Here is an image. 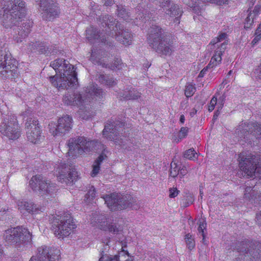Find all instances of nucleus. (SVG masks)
Listing matches in <instances>:
<instances>
[{"label": "nucleus", "mask_w": 261, "mask_h": 261, "mask_svg": "<svg viewBox=\"0 0 261 261\" xmlns=\"http://www.w3.org/2000/svg\"><path fill=\"white\" fill-rule=\"evenodd\" d=\"M85 94L66 93L63 97V101L68 106H77L80 110V115L83 119H88L92 116V107L90 105L91 98L102 97L103 93L97 85L90 84L85 88Z\"/></svg>", "instance_id": "f257e3e1"}, {"label": "nucleus", "mask_w": 261, "mask_h": 261, "mask_svg": "<svg viewBox=\"0 0 261 261\" xmlns=\"http://www.w3.org/2000/svg\"><path fill=\"white\" fill-rule=\"evenodd\" d=\"M50 66L56 74L49 76L52 85L58 89H67L77 84V74L73 65L63 59H57L50 63Z\"/></svg>", "instance_id": "f03ea898"}, {"label": "nucleus", "mask_w": 261, "mask_h": 261, "mask_svg": "<svg viewBox=\"0 0 261 261\" xmlns=\"http://www.w3.org/2000/svg\"><path fill=\"white\" fill-rule=\"evenodd\" d=\"M4 14L1 17L2 24L6 29H16L21 19L26 13L25 3L22 0H2Z\"/></svg>", "instance_id": "7ed1b4c3"}, {"label": "nucleus", "mask_w": 261, "mask_h": 261, "mask_svg": "<svg viewBox=\"0 0 261 261\" xmlns=\"http://www.w3.org/2000/svg\"><path fill=\"white\" fill-rule=\"evenodd\" d=\"M148 43L157 53L170 56L174 49L175 41L166 37L164 31L159 26H153L148 38Z\"/></svg>", "instance_id": "20e7f679"}, {"label": "nucleus", "mask_w": 261, "mask_h": 261, "mask_svg": "<svg viewBox=\"0 0 261 261\" xmlns=\"http://www.w3.org/2000/svg\"><path fill=\"white\" fill-rule=\"evenodd\" d=\"M5 241L11 243L20 250H23L31 244L32 234L26 228L18 226L6 230L4 233Z\"/></svg>", "instance_id": "39448f33"}, {"label": "nucleus", "mask_w": 261, "mask_h": 261, "mask_svg": "<svg viewBox=\"0 0 261 261\" xmlns=\"http://www.w3.org/2000/svg\"><path fill=\"white\" fill-rule=\"evenodd\" d=\"M227 34L226 33H221L211 42L210 45L211 49H214V54L208 65L200 72L198 77H203L207 71L208 68H213L221 63V56L226 49L228 44V41L225 40Z\"/></svg>", "instance_id": "423d86ee"}, {"label": "nucleus", "mask_w": 261, "mask_h": 261, "mask_svg": "<svg viewBox=\"0 0 261 261\" xmlns=\"http://www.w3.org/2000/svg\"><path fill=\"white\" fill-rule=\"evenodd\" d=\"M234 250L239 253V259L246 261L261 260V244L248 240L239 241L236 243Z\"/></svg>", "instance_id": "0eeeda50"}, {"label": "nucleus", "mask_w": 261, "mask_h": 261, "mask_svg": "<svg viewBox=\"0 0 261 261\" xmlns=\"http://www.w3.org/2000/svg\"><path fill=\"white\" fill-rule=\"evenodd\" d=\"M51 223V229L59 238L68 236L76 227L72 216L67 213L54 216Z\"/></svg>", "instance_id": "6e6552de"}, {"label": "nucleus", "mask_w": 261, "mask_h": 261, "mask_svg": "<svg viewBox=\"0 0 261 261\" xmlns=\"http://www.w3.org/2000/svg\"><path fill=\"white\" fill-rule=\"evenodd\" d=\"M102 198L111 211L122 210L129 207L137 208L138 207L135 206L137 202L136 198H133L130 195H123L114 193L105 195Z\"/></svg>", "instance_id": "1a4fd4ad"}, {"label": "nucleus", "mask_w": 261, "mask_h": 261, "mask_svg": "<svg viewBox=\"0 0 261 261\" xmlns=\"http://www.w3.org/2000/svg\"><path fill=\"white\" fill-rule=\"evenodd\" d=\"M21 132V127L15 115L4 117L0 124V133L4 138L14 141L20 137Z\"/></svg>", "instance_id": "9d476101"}, {"label": "nucleus", "mask_w": 261, "mask_h": 261, "mask_svg": "<svg viewBox=\"0 0 261 261\" xmlns=\"http://www.w3.org/2000/svg\"><path fill=\"white\" fill-rule=\"evenodd\" d=\"M98 143L95 140H90L84 137L70 138L67 142L69 155L75 154H82L85 152H90L94 149Z\"/></svg>", "instance_id": "9b49d317"}, {"label": "nucleus", "mask_w": 261, "mask_h": 261, "mask_svg": "<svg viewBox=\"0 0 261 261\" xmlns=\"http://www.w3.org/2000/svg\"><path fill=\"white\" fill-rule=\"evenodd\" d=\"M29 186L34 191L38 192L42 196L51 195L57 190L56 185L41 175L33 176Z\"/></svg>", "instance_id": "f8f14e48"}, {"label": "nucleus", "mask_w": 261, "mask_h": 261, "mask_svg": "<svg viewBox=\"0 0 261 261\" xmlns=\"http://www.w3.org/2000/svg\"><path fill=\"white\" fill-rule=\"evenodd\" d=\"M240 169L248 177H261L260 168L255 167L258 158L254 155L244 157L242 154H239V158Z\"/></svg>", "instance_id": "ddd939ff"}, {"label": "nucleus", "mask_w": 261, "mask_h": 261, "mask_svg": "<svg viewBox=\"0 0 261 261\" xmlns=\"http://www.w3.org/2000/svg\"><path fill=\"white\" fill-rule=\"evenodd\" d=\"M0 72L5 78H13L17 73V61L12 58L10 53L0 57Z\"/></svg>", "instance_id": "4468645a"}, {"label": "nucleus", "mask_w": 261, "mask_h": 261, "mask_svg": "<svg viewBox=\"0 0 261 261\" xmlns=\"http://www.w3.org/2000/svg\"><path fill=\"white\" fill-rule=\"evenodd\" d=\"M39 5L42 17L45 20H53L60 14L56 0H40Z\"/></svg>", "instance_id": "2eb2a0df"}, {"label": "nucleus", "mask_w": 261, "mask_h": 261, "mask_svg": "<svg viewBox=\"0 0 261 261\" xmlns=\"http://www.w3.org/2000/svg\"><path fill=\"white\" fill-rule=\"evenodd\" d=\"M123 125V123L119 121L107 123L103 130V135L107 139L113 141L117 145H124L123 139L118 137Z\"/></svg>", "instance_id": "dca6fc26"}, {"label": "nucleus", "mask_w": 261, "mask_h": 261, "mask_svg": "<svg viewBox=\"0 0 261 261\" xmlns=\"http://www.w3.org/2000/svg\"><path fill=\"white\" fill-rule=\"evenodd\" d=\"M49 132L54 136H64L72 127V118L68 115L64 116L58 119V123L49 124Z\"/></svg>", "instance_id": "f3484780"}, {"label": "nucleus", "mask_w": 261, "mask_h": 261, "mask_svg": "<svg viewBox=\"0 0 261 261\" xmlns=\"http://www.w3.org/2000/svg\"><path fill=\"white\" fill-rule=\"evenodd\" d=\"M27 139L33 144L39 143L42 139L40 128L38 121L34 119L29 118L25 123Z\"/></svg>", "instance_id": "a211bd4d"}, {"label": "nucleus", "mask_w": 261, "mask_h": 261, "mask_svg": "<svg viewBox=\"0 0 261 261\" xmlns=\"http://www.w3.org/2000/svg\"><path fill=\"white\" fill-rule=\"evenodd\" d=\"M77 176L75 170L68 165H62L58 168V180L66 185H72Z\"/></svg>", "instance_id": "6ab92c4d"}, {"label": "nucleus", "mask_w": 261, "mask_h": 261, "mask_svg": "<svg viewBox=\"0 0 261 261\" xmlns=\"http://www.w3.org/2000/svg\"><path fill=\"white\" fill-rule=\"evenodd\" d=\"M99 21L102 27H107L108 29L110 30H106V31L109 33L108 35L113 37L114 33L118 31L119 26L117 22L116 23V19L110 15H106L100 17Z\"/></svg>", "instance_id": "aec40b11"}, {"label": "nucleus", "mask_w": 261, "mask_h": 261, "mask_svg": "<svg viewBox=\"0 0 261 261\" xmlns=\"http://www.w3.org/2000/svg\"><path fill=\"white\" fill-rule=\"evenodd\" d=\"M17 205L21 212L26 211L32 214H38L40 212H42L44 210L43 206L37 205L32 201H18Z\"/></svg>", "instance_id": "412c9836"}, {"label": "nucleus", "mask_w": 261, "mask_h": 261, "mask_svg": "<svg viewBox=\"0 0 261 261\" xmlns=\"http://www.w3.org/2000/svg\"><path fill=\"white\" fill-rule=\"evenodd\" d=\"M32 25L33 22L27 20L22 22L21 25L16 26V28H17L18 29V34L14 36L15 40L17 43L22 42V39L25 38L30 33Z\"/></svg>", "instance_id": "4be33fe9"}, {"label": "nucleus", "mask_w": 261, "mask_h": 261, "mask_svg": "<svg viewBox=\"0 0 261 261\" xmlns=\"http://www.w3.org/2000/svg\"><path fill=\"white\" fill-rule=\"evenodd\" d=\"M114 37L117 41L125 46L131 44L133 42V36L132 33L127 30L121 29L120 26L118 28V31L114 33Z\"/></svg>", "instance_id": "5701e85b"}, {"label": "nucleus", "mask_w": 261, "mask_h": 261, "mask_svg": "<svg viewBox=\"0 0 261 261\" xmlns=\"http://www.w3.org/2000/svg\"><path fill=\"white\" fill-rule=\"evenodd\" d=\"M98 227L102 230L108 231L113 234H117L122 230V227L118 223L107 220L100 222Z\"/></svg>", "instance_id": "b1692460"}, {"label": "nucleus", "mask_w": 261, "mask_h": 261, "mask_svg": "<svg viewBox=\"0 0 261 261\" xmlns=\"http://www.w3.org/2000/svg\"><path fill=\"white\" fill-rule=\"evenodd\" d=\"M147 8V6L144 3H142L138 5L136 8L137 16L135 18L136 20L134 21V23L139 25L138 20L142 21H146L147 20V18L149 17V12Z\"/></svg>", "instance_id": "393cba45"}, {"label": "nucleus", "mask_w": 261, "mask_h": 261, "mask_svg": "<svg viewBox=\"0 0 261 261\" xmlns=\"http://www.w3.org/2000/svg\"><path fill=\"white\" fill-rule=\"evenodd\" d=\"M106 53L103 50L100 49H93L91 50V55L90 60L95 64L102 65L105 67L106 61L104 59L106 58Z\"/></svg>", "instance_id": "a878e982"}, {"label": "nucleus", "mask_w": 261, "mask_h": 261, "mask_svg": "<svg viewBox=\"0 0 261 261\" xmlns=\"http://www.w3.org/2000/svg\"><path fill=\"white\" fill-rule=\"evenodd\" d=\"M182 12V9L174 3H172L171 6L165 12L166 15L170 17H175L174 22L177 24L179 23V18L181 16Z\"/></svg>", "instance_id": "bb28decb"}, {"label": "nucleus", "mask_w": 261, "mask_h": 261, "mask_svg": "<svg viewBox=\"0 0 261 261\" xmlns=\"http://www.w3.org/2000/svg\"><path fill=\"white\" fill-rule=\"evenodd\" d=\"M141 93L134 88H126L120 92L119 96L121 99L135 100L141 97Z\"/></svg>", "instance_id": "cd10ccee"}, {"label": "nucleus", "mask_w": 261, "mask_h": 261, "mask_svg": "<svg viewBox=\"0 0 261 261\" xmlns=\"http://www.w3.org/2000/svg\"><path fill=\"white\" fill-rule=\"evenodd\" d=\"M86 37L90 41L97 40L101 42H105L106 41L105 35H102V33L98 32L97 29L92 26L86 30Z\"/></svg>", "instance_id": "c85d7f7f"}, {"label": "nucleus", "mask_w": 261, "mask_h": 261, "mask_svg": "<svg viewBox=\"0 0 261 261\" xmlns=\"http://www.w3.org/2000/svg\"><path fill=\"white\" fill-rule=\"evenodd\" d=\"M108 151L104 149L99 156L95 160L92 165V170L91 175L92 177L96 176L100 170V166L103 161L107 160V155L106 152Z\"/></svg>", "instance_id": "c756f323"}, {"label": "nucleus", "mask_w": 261, "mask_h": 261, "mask_svg": "<svg viewBox=\"0 0 261 261\" xmlns=\"http://www.w3.org/2000/svg\"><path fill=\"white\" fill-rule=\"evenodd\" d=\"M50 248L45 246L40 247L37 249V255L34 256H36L39 260L48 261Z\"/></svg>", "instance_id": "7c9ffc66"}, {"label": "nucleus", "mask_w": 261, "mask_h": 261, "mask_svg": "<svg viewBox=\"0 0 261 261\" xmlns=\"http://www.w3.org/2000/svg\"><path fill=\"white\" fill-rule=\"evenodd\" d=\"M97 80L101 84L109 87L116 84V82L112 77L107 75L99 74L98 76Z\"/></svg>", "instance_id": "2f4dec72"}, {"label": "nucleus", "mask_w": 261, "mask_h": 261, "mask_svg": "<svg viewBox=\"0 0 261 261\" xmlns=\"http://www.w3.org/2000/svg\"><path fill=\"white\" fill-rule=\"evenodd\" d=\"M247 127L249 132L254 136L261 135V124L256 122H251L248 124Z\"/></svg>", "instance_id": "473e14b6"}, {"label": "nucleus", "mask_w": 261, "mask_h": 261, "mask_svg": "<svg viewBox=\"0 0 261 261\" xmlns=\"http://www.w3.org/2000/svg\"><path fill=\"white\" fill-rule=\"evenodd\" d=\"M60 258V251L57 248H50L48 261H59Z\"/></svg>", "instance_id": "72a5a7b5"}, {"label": "nucleus", "mask_w": 261, "mask_h": 261, "mask_svg": "<svg viewBox=\"0 0 261 261\" xmlns=\"http://www.w3.org/2000/svg\"><path fill=\"white\" fill-rule=\"evenodd\" d=\"M117 15L119 17L122 18L126 21L131 19L128 12L121 5L117 6Z\"/></svg>", "instance_id": "f704fd0d"}, {"label": "nucleus", "mask_w": 261, "mask_h": 261, "mask_svg": "<svg viewBox=\"0 0 261 261\" xmlns=\"http://www.w3.org/2000/svg\"><path fill=\"white\" fill-rule=\"evenodd\" d=\"M196 91V88L194 85L188 83L185 88V94L187 97H190L193 95Z\"/></svg>", "instance_id": "c9c22d12"}, {"label": "nucleus", "mask_w": 261, "mask_h": 261, "mask_svg": "<svg viewBox=\"0 0 261 261\" xmlns=\"http://www.w3.org/2000/svg\"><path fill=\"white\" fill-rule=\"evenodd\" d=\"M187 247L190 250H192L195 247V241L192 235L190 233L186 234L185 238Z\"/></svg>", "instance_id": "e433bc0d"}, {"label": "nucleus", "mask_w": 261, "mask_h": 261, "mask_svg": "<svg viewBox=\"0 0 261 261\" xmlns=\"http://www.w3.org/2000/svg\"><path fill=\"white\" fill-rule=\"evenodd\" d=\"M196 154L197 153L195 150L194 149L191 148L186 150L184 153V156L185 158L189 160H195L197 157L196 156Z\"/></svg>", "instance_id": "4c0bfd02"}, {"label": "nucleus", "mask_w": 261, "mask_h": 261, "mask_svg": "<svg viewBox=\"0 0 261 261\" xmlns=\"http://www.w3.org/2000/svg\"><path fill=\"white\" fill-rule=\"evenodd\" d=\"M106 67H108L111 68L112 70H115L116 69H120L122 68V62L121 60L120 59H116L114 61V63L111 65H109L108 64H106Z\"/></svg>", "instance_id": "58836bf2"}, {"label": "nucleus", "mask_w": 261, "mask_h": 261, "mask_svg": "<svg viewBox=\"0 0 261 261\" xmlns=\"http://www.w3.org/2000/svg\"><path fill=\"white\" fill-rule=\"evenodd\" d=\"M179 168L177 166L176 164L172 162L171 163V169H170V176L173 177H175L179 175Z\"/></svg>", "instance_id": "ea45409f"}, {"label": "nucleus", "mask_w": 261, "mask_h": 261, "mask_svg": "<svg viewBox=\"0 0 261 261\" xmlns=\"http://www.w3.org/2000/svg\"><path fill=\"white\" fill-rule=\"evenodd\" d=\"M99 261H119V256L118 255L112 256L106 254L102 255Z\"/></svg>", "instance_id": "a19ab883"}, {"label": "nucleus", "mask_w": 261, "mask_h": 261, "mask_svg": "<svg viewBox=\"0 0 261 261\" xmlns=\"http://www.w3.org/2000/svg\"><path fill=\"white\" fill-rule=\"evenodd\" d=\"M39 45H40L41 47L44 46L43 43L42 42H36L35 43L33 42L30 43L29 45L28 49H29L31 51H38Z\"/></svg>", "instance_id": "79ce46f5"}, {"label": "nucleus", "mask_w": 261, "mask_h": 261, "mask_svg": "<svg viewBox=\"0 0 261 261\" xmlns=\"http://www.w3.org/2000/svg\"><path fill=\"white\" fill-rule=\"evenodd\" d=\"M159 3L160 6L163 9L165 12L166 11V9L171 6L172 3H173L171 0H160Z\"/></svg>", "instance_id": "37998d69"}, {"label": "nucleus", "mask_w": 261, "mask_h": 261, "mask_svg": "<svg viewBox=\"0 0 261 261\" xmlns=\"http://www.w3.org/2000/svg\"><path fill=\"white\" fill-rule=\"evenodd\" d=\"M119 261H132V259L128 258V252L125 253L124 250H122L121 253H119L118 254Z\"/></svg>", "instance_id": "c03bdc74"}, {"label": "nucleus", "mask_w": 261, "mask_h": 261, "mask_svg": "<svg viewBox=\"0 0 261 261\" xmlns=\"http://www.w3.org/2000/svg\"><path fill=\"white\" fill-rule=\"evenodd\" d=\"M217 102V98L214 96L213 97L209 103L208 110L210 112H212L213 110H214Z\"/></svg>", "instance_id": "a18cd8bd"}, {"label": "nucleus", "mask_w": 261, "mask_h": 261, "mask_svg": "<svg viewBox=\"0 0 261 261\" xmlns=\"http://www.w3.org/2000/svg\"><path fill=\"white\" fill-rule=\"evenodd\" d=\"M188 130L189 128L188 127H182L179 132L178 137L180 139L185 138L188 135Z\"/></svg>", "instance_id": "49530a36"}, {"label": "nucleus", "mask_w": 261, "mask_h": 261, "mask_svg": "<svg viewBox=\"0 0 261 261\" xmlns=\"http://www.w3.org/2000/svg\"><path fill=\"white\" fill-rule=\"evenodd\" d=\"M205 227H206V223L202 222V223H200L199 224L198 228V232L200 233H201V235L203 237V239H204L205 238V236L204 234V230L205 229Z\"/></svg>", "instance_id": "de8ad7c7"}, {"label": "nucleus", "mask_w": 261, "mask_h": 261, "mask_svg": "<svg viewBox=\"0 0 261 261\" xmlns=\"http://www.w3.org/2000/svg\"><path fill=\"white\" fill-rule=\"evenodd\" d=\"M179 191L176 188H170L169 189V197L174 198L177 196Z\"/></svg>", "instance_id": "09e8293b"}, {"label": "nucleus", "mask_w": 261, "mask_h": 261, "mask_svg": "<svg viewBox=\"0 0 261 261\" xmlns=\"http://www.w3.org/2000/svg\"><path fill=\"white\" fill-rule=\"evenodd\" d=\"M88 197L89 198H91V199H93L96 196V192L95 188L92 186L91 188L89 189L88 194H87Z\"/></svg>", "instance_id": "8fccbe9b"}, {"label": "nucleus", "mask_w": 261, "mask_h": 261, "mask_svg": "<svg viewBox=\"0 0 261 261\" xmlns=\"http://www.w3.org/2000/svg\"><path fill=\"white\" fill-rule=\"evenodd\" d=\"M224 101L225 97L224 96H222L219 98V102L217 108L218 110H219V111H220L222 110V108L223 107Z\"/></svg>", "instance_id": "3c124183"}, {"label": "nucleus", "mask_w": 261, "mask_h": 261, "mask_svg": "<svg viewBox=\"0 0 261 261\" xmlns=\"http://www.w3.org/2000/svg\"><path fill=\"white\" fill-rule=\"evenodd\" d=\"M43 43V46H44L41 47L40 45H39L38 51L39 53L45 54V53H47V50H48V48L46 47V46L45 43Z\"/></svg>", "instance_id": "603ef678"}, {"label": "nucleus", "mask_w": 261, "mask_h": 261, "mask_svg": "<svg viewBox=\"0 0 261 261\" xmlns=\"http://www.w3.org/2000/svg\"><path fill=\"white\" fill-rule=\"evenodd\" d=\"M252 191V189L251 187H247L245 188L244 196L245 198H250V193Z\"/></svg>", "instance_id": "864d4df0"}, {"label": "nucleus", "mask_w": 261, "mask_h": 261, "mask_svg": "<svg viewBox=\"0 0 261 261\" xmlns=\"http://www.w3.org/2000/svg\"><path fill=\"white\" fill-rule=\"evenodd\" d=\"M253 18L251 16V14H249L248 17L246 19V21H247V25L251 24L253 22ZM248 28V26H246V24H245V28Z\"/></svg>", "instance_id": "5fc2aeb1"}, {"label": "nucleus", "mask_w": 261, "mask_h": 261, "mask_svg": "<svg viewBox=\"0 0 261 261\" xmlns=\"http://www.w3.org/2000/svg\"><path fill=\"white\" fill-rule=\"evenodd\" d=\"M187 173V170L186 167H183L181 169H179V176L181 178Z\"/></svg>", "instance_id": "6e6d98bb"}, {"label": "nucleus", "mask_w": 261, "mask_h": 261, "mask_svg": "<svg viewBox=\"0 0 261 261\" xmlns=\"http://www.w3.org/2000/svg\"><path fill=\"white\" fill-rule=\"evenodd\" d=\"M256 218L257 223L261 226V212L256 214Z\"/></svg>", "instance_id": "4d7b16f0"}, {"label": "nucleus", "mask_w": 261, "mask_h": 261, "mask_svg": "<svg viewBox=\"0 0 261 261\" xmlns=\"http://www.w3.org/2000/svg\"><path fill=\"white\" fill-rule=\"evenodd\" d=\"M104 2V5L106 6H111L113 4V0H102Z\"/></svg>", "instance_id": "13d9d810"}, {"label": "nucleus", "mask_w": 261, "mask_h": 261, "mask_svg": "<svg viewBox=\"0 0 261 261\" xmlns=\"http://www.w3.org/2000/svg\"><path fill=\"white\" fill-rule=\"evenodd\" d=\"M260 40H261L260 38H259L257 36L255 35L254 38L252 41V44L253 45H255Z\"/></svg>", "instance_id": "bf43d9fd"}, {"label": "nucleus", "mask_w": 261, "mask_h": 261, "mask_svg": "<svg viewBox=\"0 0 261 261\" xmlns=\"http://www.w3.org/2000/svg\"><path fill=\"white\" fill-rule=\"evenodd\" d=\"M260 40H261L260 38H259L257 36L255 35L254 38L252 41V44L253 45H255Z\"/></svg>", "instance_id": "052dcab7"}, {"label": "nucleus", "mask_w": 261, "mask_h": 261, "mask_svg": "<svg viewBox=\"0 0 261 261\" xmlns=\"http://www.w3.org/2000/svg\"><path fill=\"white\" fill-rule=\"evenodd\" d=\"M260 40H261L260 38H259L257 36L255 35L254 38L252 41V44L253 45H255Z\"/></svg>", "instance_id": "680f3d73"}, {"label": "nucleus", "mask_w": 261, "mask_h": 261, "mask_svg": "<svg viewBox=\"0 0 261 261\" xmlns=\"http://www.w3.org/2000/svg\"><path fill=\"white\" fill-rule=\"evenodd\" d=\"M220 111H219V110H217L214 113V116H213V119L216 120L217 119V117L220 115Z\"/></svg>", "instance_id": "e2e57ef3"}, {"label": "nucleus", "mask_w": 261, "mask_h": 261, "mask_svg": "<svg viewBox=\"0 0 261 261\" xmlns=\"http://www.w3.org/2000/svg\"><path fill=\"white\" fill-rule=\"evenodd\" d=\"M185 118L184 115H180V119H179L180 122L181 123L183 124L185 122Z\"/></svg>", "instance_id": "0e129e2a"}, {"label": "nucleus", "mask_w": 261, "mask_h": 261, "mask_svg": "<svg viewBox=\"0 0 261 261\" xmlns=\"http://www.w3.org/2000/svg\"><path fill=\"white\" fill-rule=\"evenodd\" d=\"M255 35L261 39V32L256 31Z\"/></svg>", "instance_id": "69168bd1"}, {"label": "nucleus", "mask_w": 261, "mask_h": 261, "mask_svg": "<svg viewBox=\"0 0 261 261\" xmlns=\"http://www.w3.org/2000/svg\"><path fill=\"white\" fill-rule=\"evenodd\" d=\"M30 113V110H27V111L24 112H23L22 113V115L23 116H28Z\"/></svg>", "instance_id": "338daca9"}, {"label": "nucleus", "mask_w": 261, "mask_h": 261, "mask_svg": "<svg viewBox=\"0 0 261 261\" xmlns=\"http://www.w3.org/2000/svg\"><path fill=\"white\" fill-rule=\"evenodd\" d=\"M255 167H259L260 168V172H261V162H259L258 161V162H257V163H256V165ZM258 178H261V177H258Z\"/></svg>", "instance_id": "774afa93"}]
</instances>
